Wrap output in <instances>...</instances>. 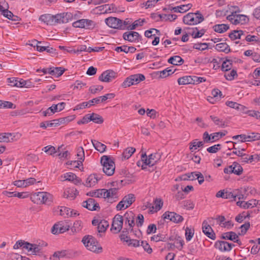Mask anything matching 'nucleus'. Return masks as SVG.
<instances>
[{"label": "nucleus", "mask_w": 260, "mask_h": 260, "mask_svg": "<svg viewBox=\"0 0 260 260\" xmlns=\"http://www.w3.org/2000/svg\"><path fill=\"white\" fill-rule=\"evenodd\" d=\"M198 140L196 139L189 143V149L191 152H193L198 148L203 147L204 142L202 141L197 142Z\"/></svg>", "instance_id": "4c0bfd02"}, {"label": "nucleus", "mask_w": 260, "mask_h": 260, "mask_svg": "<svg viewBox=\"0 0 260 260\" xmlns=\"http://www.w3.org/2000/svg\"><path fill=\"white\" fill-rule=\"evenodd\" d=\"M11 136V133H0V142L8 143L11 142L10 138Z\"/></svg>", "instance_id": "3c124183"}, {"label": "nucleus", "mask_w": 260, "mask_h": 260, "mask_svg": "<svg viewBox=\"0 0 260 260\" xmlns=\"http://www.w3.org/2000/svg\"><path fill=\"white\" fill-rule=\"evenodd\" d=\"M191 32H189L188 34L192 36L193 38H199L202 37L206 32L205 29H202L199 30L197 27L192 28Z\"/></svg>", "instance_id": "c756f323"}, {"label": "nucleus", "mask_w": 260, "mask_h": 260, "mask_svg": "<svg viewBox=\"0 0 260 260\" xmlns=\"http://www.w3.org/2000/svg\"><path fill=\"white\" fill-rule=\"evenodd\" d=\"M141 38V36L136 31H126L123 34V39L131 42H138Z\"/></svg>", "instance_id": "6ab92c4d"}, {"label": "nucleus", "mask_w": 260, "mask_h": 260, "mask_svg": "<svg viewBox=\"0 0 260 260\" xmlns=\"http://www.w3.org/2000/svg\"><path fill=\"white\" fill-rule=\"evenodd\" d=\"M168 62L175 66H179L183 63L184 60L180 56L176 55L171 57Z\"/></svg>", "instance_id": "7c9ffc66"}, {"label": "nucleus", "mask_w": 260, "mask_h": 260, "mask_svg": "<svg viewBox=\"0 0 260 260\" xmlns=\"http://www.w3.org/2000/svg\"><path fill=\"white\" fill-rule=\"evenodd\" d=\"M160 155L157 153L151 154L148 156V158H147V156L145 153L142 154V160L145 161L144 162L145 165L149 167H153L155 165L160 159Z\"/></svg>", "instance_id": "423d86ee"}, {"label": "nucleus", "mask_w": 260, "mask_h": 260, "mask_svg": "<svg viewBox=\"0 0 260 260\" xmlns=\"http://www.w3.org/2000/svg\"><path fill=\"white\" fill-rule=\"evenodd\" d=\"M213 29L218 33H223L229 29V26L225 24H216L213 26Z\"/></svg>", "instance_id": "72a5a7b5"}, {"label": "nucleus", "mask_w": 260, "mask_h": 260, "mask_svg": "<svg viewBox=\"0 0 260 260\" xmlns=\"http://www.w3.org/2000/svg\"><path fill=\"white\" fill-rule=\"evenodd\" d=\"M82 242L87 249L91 251L99 253L102 251V248L97 246L98 242L92 236L87 235L84 236L82 239Z\"/></svg>", "instance_id": "7ed1b4c3"}, {"label": "nucleus", "mask_w": 260, "mask_h": 260, "mask_svg": "<svg viewBox=\"0 0 260 260\" xmlns=\"http://www.w3.org/2000/svg\"><path fill=\"white\" fill-rule=\"evenodd\" d=\"M91 121L90 114L85 115L82 119L79 120L77 122L78 124L87 123Z\"/></svg>", "instance_id": "338daca9"}, {"label": "nucleus", "mask_w": 260, "mask_h": 260, "mask_svg": "<svg viewBox=\"0 0 260 260\" xmlns=\"http://www.w3.org/2000/svg\"><path fill=\"white\" fill-rule=\"evenodd\" d=\"M210 118L214 122V123L219 127H224L225 126V122L223 121L222 119L213 115H211Z\"/></svg>", "instance_id": "8fccbe9b"}, {"label": "nucleus", "mask_w": 260, "mask_h": 260, "mask_svg": "<svg viewBox=\"0 0 260 260\" xmlns=\"http://www.w3.org/2000/svg\"><path fill=\"white\" fill-rule=\"evenodd\" d=\"M192 13H188L185 15L183 18V22L184 24L187 25H194V17Z\"/></svg>", "instance_id": "473e14b6"}, {"label": "nucleus", "mask_w": 260, "mask_h": 260, "mask_svg": "<svg viewBox=\"0 0 260 260\" xmlns=\"http://www.w3.org/2000/svg\"><path fill=\"white\" fill-rule=\"evenodd\" d=\"M1 105L0 107L6 108H10V109H15L16 106L14 105L12 102L8 101H4L2 102L0 101Z\"/></svg>", "instance_id": "6e6d98bb"}, {"label": "nucleus", "mask_w": 260, "mask_h": 260, "mask_svg": "<svg viewBox=\"0 0 260 260\" xmlns=\"http://www.w3.org/2000/svg\"><path fill=\"white\" fill-rule=\"evenodd\" d=\"M101 163L103 166V171L107 175L111 176L114 174L115 163L109 156H103L101 158Z\"/></svg>", "instance_id": "f03ea898"}, {"label": "nucleus", "mask_w": 260, "mask_h": 260, "mask_svg": "<svg viewBox=\"0 0 260 260\" xmlns=\"http://www.w3.org/2000/svg\"><path fill=\"white\" fill-rule=\"evenodd\" d=\"M221 149V145L219 144L214 145L212 146L209 147L207 149V151L211 153H214L217 152Z\"/></svg>", "instance_id": "052dcab7"}, {"label": "nucleus", "mask_w": 260, "mask_h": 260, "mask_svg": "<svg viewBox=\"0 0 260 260\" xmlns=\"http://www.w3.org/2000/svg\"><path fill=\"white\" fill-rule=\"evenodd\" d=\"M77 156L79 160L82 161L84 160V151L82 147H79L77 148Z\"/></svg>", "instance_id": "69168bd1"}, {"label": "nucleus", "mask_w": 260, "mask_h": 260, "mask_svg": "<svg viewBox=\"0 0 260 260\" xmlns=\"http://www.w3.org/2000/svg\"><path fill=\"white\" fill-rule=\"evenodd\" d=\"M193 14L194 25L199 24L204 20V17L203 15L201 13V12L199 11H197L196 13H192Z\"/></svg>", "instance_id": "49530a36"}, {"label": "nucleus", "mask_w": 260, "mask_h": 260, "mask_svg": "<svg viewBox=\"0 0 260 260\" xmlns=\"http://www.w3.org/2000/svg\"><path fill=\"white\" fill-rule=\"evenodd\" d=\"M134 85H136L139 83L141 81H144L145 79V77L142 74H137L131 75Z\"/></svg>", "instance_id": "e433bc0d"}, {"label": "nucleus", "mask_w": 260, "mask_h": 260, "mask_svg": "<svg viewBox=\"0 0 260 260\" xmlns=\"http://www.w3.org/2000/svg\"><path fill=\"white\" fill-rule=\"evenodd\" d=\"M237 72L235 70L231 71L230 73L224 74V77L226 79L230 81L233 80L235 78V77H237Z\"/></svg>", "instance_id": "e2e57ef3"}, {"label": "nucleus", "mask_w": 260, "mask_h": 260, "mask_svg": "<svg viewBox=\"0 0 260 260\" xmlns=\"http://www.w3.org/2000/svg\"><path fill=\"white\" fill-rule=\"evenodd\" d=\"M225 133L222 132H217L211 134L212 136V142H215L225 135Z\"/></svg>", "instance_id": "680f3d73"}, {"label": "nucleus", "mask_w": 260, "mask_h": 260, "mask_svg": "<svg viewBox=\"0 0 260 260\" xmlns=\"http://www.w3.org/2000/svg\"><path fill=\"white\" fill-rule=\"evenodd\" d=\"M98 180L99 179L98 178L97 175L96 174H91L86 179V184L84 185H86L87 187H91L97 183Z\"/></svg>", "instance_id": "cd10ccee"}, {"label": "nucleus", "mask_w": 260, "mask_h": 260, "mask_svg": "<svg viewBox=\"0 0 260 260\" xmlns=\"http://www.w3.org/2000/svg\"><path fill=\"white\" fill-rule=\"evenodd\" d=\"M34 42H37V51L39 52H43L44 51H47L48 53H51V54H56V50L54 49L52 47H50L49 46L45 47V46H41L39 45V44L41 43V42H39L36 40H34Z\"/></svg>", "instance_id": "393cba45"}, {"label": "nucleus", "mask_w": 260, "mask_h": 260, "mask_svg": "<svg viewBox=\"0 0 260 260\" xmlns=\"http://www.w3.org/2000/svg\"><path fill=\"white\" fill-rule=\"evenodd\" d=\"M108 226V222L105 220H102L100 221V223H99V226L97 227L98 231L99 233H104L106 231Z\"/></svg>", "instance_id": "a19ab883"}, {"label": "nucleus", "mask_w": 260, "mask_h": 260, "mask_svg": "<svg viewBox=\"0 0 260 260\" xmlns=\"http://www.w3.org/2000/svg\"><path fill=\"white\" fill-rule=\"evenodd\" d=\"M117 74L114 71L110 70L104 72L99 77V80L102 82H110L116 78Z\"/></svg>", "instance_id": "dca6fc26"}, {"label": "nucleus", "mask_w": 260, "mask_h": 260, "mask_svg": "<svg viewBox=\"0 0 260 260\" xmlns=\"http://www.w3.org/2000/svg\"><path fill=\"white\" fill-rule=\"evenodd\" d=\"M73 212H74V210H72L66 207H61L60 209V215L61 216L66 215L71 217H75L79 215V213H77V212H75L74 214H73Z\"/></svg>", "instance_id": "c85d7f7f"}, {"label": "nucleus", "mask_w": 260, "mask_h": 260, "mask_svg": "<svg viewBox=\"0 0 260 260\" xmlns=\"http://www.w3.org/2000/svg\"><path fill=\"white\" fill-rule=\"evenodd\" d=\"M55 23H67L73 20V14L70 12L55 15Z\"/></svg>", "instance_id": "9d476101"}, {"label": "nucleus", "mask_w": 260, "mask_h": 260, "mask_svg": "<svg viewBox=\"0 0 260 260\" xmlns=\"http://www.w3.org/2000/svg\"><path fill=\"white\" fill-rule=\"evenodd\" d=\"M202 230L204 234L208 238L212 240H215L216 239V235L215 233L214 232L212 228L206 220H204L203 222Z\"/></svg>", "instance_id": "aec40b11"}, {"label": "nucleus", "mask_w": 260, "mask_h": 260, "mask_svg": "<svg viewBox=\"0 0 260 260\" xmlns=\"http://www.w3.org/2000/svg\"><path fill=\"white\" fill-rule=\"evenodd\" d=\"M176 241V243L177 244L176 248L179 250H181L182 249L184 244L183 240L181 238V237L178 236L177 237Z\"/></svg>", "instance_id": "774afa93"}, {"label": "nucleus", "mask_w": 260, "mask_h": 260, "mask_svg": "<svg viewBox=\"0 0 260 260\" xmlns=\"http://www.w3.org/2000/svg\"><path fill=\"white\" fill-rule=\"evenodd\" d=\"M179 85L192 84V78L191 76H186L180 77L178 79Z\"/></svg>", "instance_id": "f704fd0d"}, {"label": "nucleus", "mask_w": 260, "mask_h": 260, "mask_svg": "<svg viewBox=\"0 0 260 260\" xmlns=\"http://www.w3.org/2000/svg\"><path fill=\"white\" fill-rule=\"evenodd\" d=\"M194 235V230H191L188 227H187L185 229V237L187 241H190Z\"/></svg>", "instance_id": "bf43d9fd"}, {"label": "nucleus", "mask_w": 260, "mask_h": 260, "mask_svg": "<svg viewBox=\"0 0 260 260\" xmlns=\"http://www.w3.org/2000/svg\"><path fill=\"white\" fill-rule=\"evenodd\" d=\"M92 143L95 149L101 153L104 152L106 150L107 147L105 144L96 140H92Z\"/></svg>", "instance_id": "c9c22d12"}, {"label": "nucleus", "mask_w": 260, "mask_h": 260, "mask_svg": "<svg viewBox=\"0 0 260 260\" xmlns=\"http://www.w3.org/2000/svg\"><path fill=\"white\" fill-rule=\"evenodd\" d=\"M82 222L81 220L76 221L73 224L72 230L75 232H79L82 229Z\"/></svg>", "instance_id": "4d7b16f0"}, {"label": "nucleus", "mask_w": 260, "mask_h": 260, "mask_svg": "<svg viewBox=\"0 0 260 260\" xmlns=\"http://www.w3.org/2000/svg\"><path fill=\"white\" fill-rule=\"evenodd\" d=\"M151 240L156 242L159 241L167 242L168 240V237L165 233H158L151 237Z\"/></svg>", "instance_id": "bb28decb"}, {"label": "nucleus", "mask_w": 260, "mask_h": 260, "mask_svg": "<svg viewBox=\"0 0 260 260\" xmlns=\"http://www.w3.org/2000/svg\"><path fill=\"white\" fill-rule=\"evenodd\" d=\"M222 239L229 240L237 243L239 246L242 245L241 241L238 239V235L234 232H228L222 234Z\"/></svg>", "instance_id": "412c9836"}, {"label": "nucleus", "mask_w": 260, "mask_h": 260, "mask_svg": "<svg viewBox=\"0 0 260 260\" xmlns=\"http://www.w3.org/2000/svg\"><path fill=\"white\" fill-rule=\"evenodd\" d=\"M64 71L65 70L61 67H52L49 69H43L42 70L39 69L37 70V72L40 73L42 72L44 74H47L48 73L51 75L58 77L63 74Z\"/></svg>", "instance_id": "ddd939ff"}, {"label": "nucleus", "mask_w": 260, "mask_h": 260, "mask_svg": "<svg viewBox=\"0 0 260 260\" xmlns=\"http://www.w3.org/2000/svg\"><path fill=\"white\" fill-rule=\"evenodd\" d=\"M208 44L206 43L194 44L193 48L199 50H204L207 49Z\"/></svg>", "instance_id": "13d9d810"}, {"label": "nucleus", "mask_w": 260, "mask_h": 260, "mask_svg": "<svg viewBox=\"0 0 260 260\" xmlns=\"http://www.w3.org/2000/svg\"><path fill=\"white\" fill-rule=\"evenodd\" d=\"M191 4H188L187 5H183L180 6L175 7H171L169 6V9L171 11H173L174 12L183 13L187 11L192 7Z\"/></svg>", "instance_id": "b1692460"}, {"label": "nucleus", "mask_w": 260, "mask_h": 260, "mask_svg": "<svg viewBox=\"0 0 260 260\" xmlns=\"http://www.w3.org/2000/svg\"><path fill=\"white\" fill-rule=\"evenodd\" d=\"M235 192L236 191L230 192L225 191L224 199H230L231 201H236L237 199V196H238V193L239 192L237 191V193H236Z\"/></svg>", "instance_id": "09e8293b"}, {"label": "nucleus", "mask_w": 260, "mask_h": 260, "mask_svg": "<svg viewBox=\"0 0 260 260\" xmlns=\"http://www.w3.org/2000/svg\"><path fill=\"white\" fill-rule=\"evenodd\" d=\"M243 171V168L237 162H234L233 165L230 166L228 168H224L223 172L226 174L234 173L240 175L242 173Z\"/></svg>", "instance_id": "4468645a"}, {"label": "nucleus", "mask_w": 260, "mask_h": 260, "mask_svg": "<svg viewBox=\"0 0 260 260\" xmlns=\"http://www.w3.org/2000/svg\"><path fill=\"white\" fill-rule=\"evenodd\" d=\"M95 23L93 21L87 19H79L72 23V26L75 28L86 29H92L95 27Z\"/></svg>", "instance_id": "39448f33"}, {"label": "nucleus", "mask_w": 260, "mask_h": 260, "mask_svg": "<svg viewBox=\"0 0 260 260\" xmlns=\"http://www.w3.org/2000/svg\"><path fill=\"white\" fill-rule=\"evenodd\" d=\"M250 228V223L247 222L241 225L240 229H241V233H239L238 235H244L246 234L247 230Z\"/></svg>", "instance_id": "5fc2aeb1"}, {"label": "nucleus", "mask_w": 260, "mask_h": 260, "mask_svg": "<svg viewBox=\"0 0 260 260\" xmlns=\"http://www.w3.org/2000/svg\"><path fill=\"white\" fill-rule=\"evenodd\" d=\"M135 199L136 198L134 194L129 193L125 196L117 205V210H122L128 208L135 201Z\"/></svg>", "instance_id": "20e7f679"}, {"label": "nucleus", "mask_w": 260, "mask_h": 260, "mask_svg": "<svg viewBox=\"0 0 260 260\" xmlns=\"http://www.w3.org/2000/svg\"><path fill=\"white\" fill-rule=\"evenodd\" d=\"M63 178L64 179L62 181L68 180L70 181H73L74 179H76V175L73 173L69 172L63 175Z\"/></svg>", "instance_id": "864d4df0"}, {"label": "nucleus", "mask_w": 260, "mask_h": 260, "mask_svg": "<svg viewBox=\"0 0 260 260\" xmlns=\"http://www.w3.org/2000/svg\"><path fill=\"white\" fill-rule=\"evenodd\" d=\"M91 121L98 124H101L104 122L103 117L98 114L92 113L90 114Z\"/></svg>", "instance_id": "c03bdc74"}, {"label": "nucleus", "mask_w": 260, "mask_h": 260, "mask_svg": "<svg viewBox=\"0 0 260 260\" xmlns=\"http://www.w3.org/2000/svg\"><path fill=\"white\" fill-rule=\"evenodd\" d=\"M52 196L47 192H38L31 196V201L35 203H43L49 205L52 202Z\"/></svg>", "instance_id": "f257e3e1"}, {"label": "nucleus", "mask_w": 260, "mask_h": 260, "mask_svg": "<svg viewBox=\"0 0 260 260\" xmlns=\"http://www.w3.org/2000/svg\"><path fill=\"white\" fill-rule=\"evenodd\" d=\"M57 111V105L55 104L52 105V106L48 108L46 110L43 112V116H50L54 114Z\"/></svg>", "instance_id": "ea45409f"}, {"label": "nucleus", "mask_w": 260, "mask_h": 260, "mask_svg": "<svg viewBox=\"0 0 260 260\" xmlns=\"http://www.w3.org/2000/svg\"><path fill=\"white\" fill-rule=\"evenodd\" d=\"M70 253L69 250H62L61 251H57L54 253L52 257L50 258L51 260H59L62 258H69L70 257Z\"/></svg>", "instance_id": "4be33fe9"}, {"label": "nucleus", "mask_w": 260, "mask_h": 260, "mask_svg": "<svg viewBox=\"0 0 260 260\" xmlns=\"http://www.w3.org/2000/svg\"><path fill=\"white\" fill-rule=\"evenodd\" d=\"M215 49L220 52L228 53L231 51L230 46L225 43H220L216 44Z\"/></svg>", "instance_id": "2f4dec72"}, {"label": "nucleus", "mask_w": 260, "mask_h": 260, "mask_svg": "<svg viewBox=\"0 0 260 260\" xmlns=\"http://www.w3.org/2000/svg\"><path fill=\"white\" fill-rule=\"evenodd\" d=\"M104 198H107L108 202L112 203L118 199V188L113 187L109 189H104Z\"/></svg>", "instance_id": "1a4fd4ad"}, {"label": "nucleus", "mask_w": 260, "mask_h": 260, "mask_svg": "<svg viewBox=\"0 0 260 260\" xmlns=\"http://www.w3.org/2000/svg\"><path fill=\"white\" fill-rule=\"evenodd\" d=\"M227 19L234 24L239 23L243 24L249 21V18L247 16L242 14H234V13L229 15Z\"/></svg>", "instance_id": "6e6552de"}, {"label": "nucleus", "mask_w": 260, "mask_h": 260, "mask_svg": "<svg viewBox=\"0 0 260 260\" xmlns=\"http://www.w3.org/2000/svg\"><path fill=\"white\" fill-rule=\"evenodd\" d=\"M234 246V244L224 241H217L214 244V247L222 252L229 251Z\"/></svg>", "instance_id": "a211bd4d"}, {"label": "nucleus", "mask_w": 260, "mask_h": 260, "mask_svg": "<svg viewBox=\"0 0 260 260\" xmlns=\"http://www.w3.org/2000/svg\"><path fill=\"white\" fill-rule=\"evenodd\" d=\"M82 206L90 211H98L100 209L99 204L92 198L83 202Z\"/></svg>", "instance_id": "f3484780"}, {"label": "nucleus", "mask_w": 260, "mask_h": 260, "mask_svg": "<svg viewBox=\"0 0 260 260\" xmlns=\"http://www.w3.org/2000/svg\"><path fill=\"white\" fill-rule=\"evenodd\" d=\"M123 218L125 219V224H126L127 222L135 220V214L132 211H127L124 214Z\"/></svg>", "instance_id": "603ef678"}, {"label": "nucleus", "mask_w": 260, "mask_h": 260, "mask_svg": "<svg viewBox=\"0 0 260 260\" xmlns=\"http://www.w3.org/2000/svg\"><path fill=\"white\" fill-rule=\"evenodd\" d=\"M87 196H90V197H94L97 198H101L103 197L104 198V189H97L95 191H90L88 193H87Z\"/></svg>", "instance_id": "79ce46f5"}, {"label": "nucleus", "mask_w": 260, "mask_h": 260, "mask_svg": "<svg viewBox=\"0 0 260 260\" xmlns=\"http://www.w3.org/2000/svg\"><path fill=\"white\" fill-rule=\"evenodd\" d=\"M28 248L30 249H28V251H31V254L34 255H40L43 252L40 243L39 245L31 244V246H29Z\"/></svg>", "instance_id": "a878e982"}, {"label": "nucleus", "mask_w": 260, "mask_h": 260, "mask_svg": "<svg viewBox=\"0 0 260 260\" xmlns=\"http://www.w3.org/2000/svg\"><path fill=\"white\" fill-rule=\"evenodd\" d=\"M105 21L106 24L110 27L115 29H123V26L121 24L122 20L119 18L110 17L106 18Z\"/></svg>", "instance_id": "f8f14e48"}, {"label": "nucleus", "mask_w": 260, "mask_h": 260, "mask_svg": "<svg viewBox=\"0 0 260 260\" xmlns=\"http://www.w3.org/2000/svg\"><path fill=\"white\" fill-rule=\"evenodd\" d=\"M232 62L233 60L232 59L226 58V60L222 62L221 70L223 72L230 70L232 67Z\"/></svg>", "instance_id": "37998d69"}, {"label": "nucleus", "mask_w": 260, "mask_h": 260, "mask_svg": "<svg viewBox=\"0 0 260 260\" xmlns=\"http://www.w3.org/2000/svg\"><path fill=\"white\" fill-rule=\"evenodd\" d=\"M70 228V225L64 221H59L57 223H55L51 229V233L53 234H57L59 233H63L68 231Z\"/></svg>", "instance_id": "9b49d317"}, {"label": "nucleus", "mask_w": 260, "mask_h": 260, "mask_svg": "<svg viewBox=\"0 0 260 260\" xmlns=\"http://www.w3.org/2000/svg\"><path fill=\"white\" fill-rule=\"evenodd\" d=\"M135 151L136 149L134 147H128L126 148L122 153V157L124 159H128Z\"/></svg>", "instance_id": "58836bf2"}, {"label": "nucleus", "mask_w": 260, "mask_h": 260, "mask_svg": "<svg viewBox=\"0 0 260 260\" xmlns=\"http://www.w3.org/2000/svg\"><path fill=\"white\" fill-rule=\"evenodd\" d=\"M39 20L44 22L47 25H52L56 24L55 15H53L49 14L42 15L40 17Z\"/></svg>", "instance_id": "5701e85b"}, {"label": "nucleus", "mask_w": 260, "mask_h": 260, "mask_svg": "<svg viewBox=\"0 0 260 260\" xmlns=\"http://www.w3.org/2000/svg\"><path fill=\"white\" fill-rule=\"evenodd\" d=\"M258 204V201L256 200H251L248 202H244L243 208L244 209H248V208H252L256 206Z\"/></svg>", "instance_id": "de8ad7c7"}, {"label": "nucleus", "mask_w": 260, "mask_h": 260, "mask_svg": "<svg viewBox=\"0 0 260 260\" xmlns=\"http://www.w3.org/2000/svg\"><path fill=\"white\" fill-rule=\"evenodd\" d=\"M145 22V19H141L136 20L132 25H129L127 26L126 29L128 30H134L136 29V27L140 25L142 26L143 24Z\"/></svg>", "instance_id": "a18cd8bd"}, {"label": "nucleus", "mask_w": 260, "mask_h": 260, "mask_svg": "<svg viewBox=\"0 0 260 260\" xmlns=\"http://www.w3.org/2000/svg\"><path fill=\"white\" fill-rule=\"evenodd\" d=\"M123 223V216L118 214H116L113 219L111 231L115 234L119 233L122 228Z\"/></svg>", "instance_id": "0eeeda50"}, {"label": "nucleus", "mask_w": 260, "mask_h": 260, "mask_svg": "<svg viewBox=\"0 0 260 260\" xmlns=\"http://www.w3.org/2000/svg\"><path fill=\"white\" fill-rule=\"evenodd\" d=\"M164 219H169L175 223H179L183 220V218L180 215L174 212L167 211L162 216Z\"/></svg>", "instance_id": "2eb2a0df"}, {"label": "nucleus", "mask_w": 260, "mask_h": 260, "mask_svg": "<svg viewBox=\"0 0 260 260\" xmlns=\"http://www.w3.org/2000/svg\"><path fill=\"white\" fill-rule=\"evenodd\" d=\"M134 85V82L132 81V79L131 78V76L127 77L122 84H121V86L123 88H126L127 87H129L131 85Z\"/></svg>", "instance_id": "0e129e2a"}]
</instances>
